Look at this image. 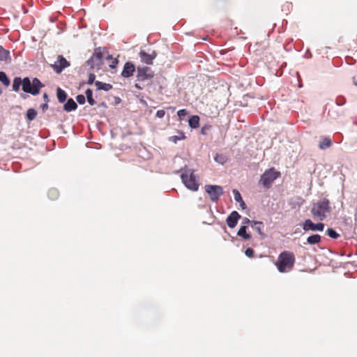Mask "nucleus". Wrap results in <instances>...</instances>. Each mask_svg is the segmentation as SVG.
Here are the masks:
<instances>
[{"instance_id": "1", "label": "nucleus", "mask_w": 357, "mask_h": 357, "mask_svg": "<svg viewBox=\"0 0 357 357\" xmlns=\"http://www.w3.org/2000/svg\"><path fill=\"white\" fill-rule=\"evenodd\" d=\"M296 257L292 252L284 250L282 252L275 262V266L281 273L290 272L294 267Z\"/></svg>"}, {"instance_id": "2", "label": "nucleus", "mask_w": 357, "mask_h": 357, "mask_svg": "<svg viewBox=\"0 0 357 357\" xmlns=\"http://www.w3.org/2000/svg\"><path fill=\"white\" fill-rule=\"evenodd\" d=\"M331 211L330 201L327 198H323L312 204L310 212L314 219L323 221L330 215Z\"/></svg>"}, {"instance_id": "3", "label": "nucleus", "mask_w": 357, "mask_h": 357, "mask_svg": "<svg viewBox=\"0 0 357 357\" xmlns=\"http://www.w3.org/2000/svg\"><path fill=\"white\" fill-rule=\"evenodd\" d=\"M181 178L185 186L192 190L197 191L199 189V183L196 179V176L194 174V170L186 169L181 175Z\"/></svg>"}, {"instance_id": "4", "label": "nucleus", "mask_w": 357, "mask_h": 357, "mask_svg": "<svg viewBox=\"0 0 357 357\" xmlns=\"http://www.w3.org/2000/svg\"><path fill=\"white\" fill-rule=\"evenodd\" d=\"M280 176V172L276 171L274 168H270L268 170H266L261 176L259 183L266 188H270L274 181Z\"/></svg>"}, {"instance_id": "5", "label": "nucleus", "mask_w": 357, "mask_h": 357, "mask_svg": "<svg viewBox=\"0 0 357 357\" xmlns=\"http://www.w3.org/2000/svg\"><path fill=\"white\" fill-rule=\"evenodd\" d=\"M103 60V52L101 49L97 48L95 50L91 57L88 60L87 64L92 69H99Z\"/></svg>"}, {"instance_id": "6", "label": "nucleus", "mask_w": 357, "mask_h": 357, "mask_svg": "<svg viewBox=\"0 0 357 357\" xmlns=\"http://www.w3.org/2000/svg\"><path fill=\"white\" fill-rule=\"evenodd\" d=\"M204 188L213 202H217L224 192L222 188L220 185H206Z\"/></svg>"}, {"instance_id": "7", "label": "nucleus", "mask_w": 357, "mask_h": 357, "mask_svg": "<svg viewBox=\"0 0 357 357\" xmlns=\"http://www.w3.org/2000/svg\"><path fill=\"white\" fill-rule=\"evenodd\" d=\"M154 76L153 71L151 69V68L144 66V67H138L137 68V79L139 81H145L146 79H150L153 78Z\"/></svg>"}, {"instance_id": "8", "label": "nucleus", "mask_w": 357, "mask_h": 357, "mask_svg": "<svg viewBox=\"0 0 357 357\" xmlns=\"http://www.w3.org/2000/svg\"><path fill=\"white\" fill-rule=\"evenodd\" d=\"M69 66L70 63L62 55H59L57 60L51 65V67L56 73H61L64 68Z\"/></svg>"}, {"instance_id": "9", "label": "nucleus", "mask_w": 357, "mask_h": 357, "mask_svg": "<svg viewBox=\"0 0 357 357\" xmlns=\"http://www.w3.org/2000/svg\"><path fill=\"white\" fill-rule=\"evenodd\" d=\"M303 229L304 231H322L324 229V224L319 222L314 224L310 219L305 220L303 225Z\"/></svg>"}, {"instance_id": "10", "label": "nucleus", "mask_w": 357, "mask_h": 357, "mask_svg": "<svg viewBox=\"0 0 357 357\" xmlns=\"http://www.w3.org/2000/svg\"><path fill=\"white\" fill-rule=\"evenodd\" d=\"M135 71V66L134 63L130 61H128L124 64L123 70L121 72V76L125 78H128L133 75Z\"/></svg>"}, {"instance_id": "11", "label": "nucleus", "mask_w": 357, "mask_h": 357, "mask_svg": "<svg viewBox=\"0 0 357 357\" xmlns=\"http://www.w3.org/2000/svg\"><path fill=\"white\" fill-rule=\"evenodd\" d=\"M22 90L26 93H29L33 96L38 94V90L33 89L32 84L29 77H25L22 79Z\"/></svg>"}, {"instance_id": "12", "label": "nucleus", "mask_w": 357, "mask_h": 357, "mask_svg": "<svg viewBox=\"0 0 357 357\" xmlns=\"http://www.w3.org/2000/svg\"><path fill=\"white\" fill-rule=\"evenodd\" d=\"M241 215L237 211H232L227 218L226 222L229 227L234 228L236 226Z\"/></svg>"}, {"instance_id": "13", "label": "nucleus", "mask_w": 357, "mask_h": 357, "mask_svg": "<svg viewBox=\"0 0 357 357\" xmlns=\"http://www.w3.org/2000/svg\"><path fill=\"white\" fill-rule=\"evenodd\" d=\"M156 54L153 52L152 54H148L144 51H140L139 57L141 61L146 64H152Z\"/></svg>"}, {"instance_id": "14", "label": "nucleus", "mask_w": 357, "mask_h": 357, "mask_svg": "<svg viewBox=\"0 0 357 357\" xmlns=\"http://www.w3.org/2000/svg\"><path fill=\"white\" fill-rule=\"evenodd\" d=\"M10 60V52L0 45V62L8 63Z\"/></svg>"}, {"instance_id": "15", "label": "nucleus", "mask_w": 357, "mask_h": 357, "mask_svg": "<svg viewBox=\"0 0 357 357\" xmlns=\"http://www.w3.org/2000/svg\"><path fill=\"white\" fill-rule=\"evenodd\" d=\"M77 107V105L73 98H69L63 105V109L68 112L75 110Z\"/></svg>"}, {"instance_id": "16", "label": "nucleus", "mask_w": 357, "mask_h": 357, "mask_svg": "<svg viewBox=\"0 0 357 357\" xmlns=\"http://www.w3.org/2000/svg\"><path fill=\"white\" fill-rule=\"evenodd\" d=\"M177 135L171 136L169 137V140L174 144L177 143L178 141L183 140L186 138L185 133L181 130H177Z\"/></svg>"}, {"instance_id": "17", "label": "nucleus", "mask_w": 357, "mask_h": 357, "mask_svg": "<svg viewBox=\"0 0 357 357\" xmlns=\"http://www.w3.org/2000/svg\"><path fill=\"white\" fill-rule=\"evenodd\" d=\"M188 123L190 128L195 129L199 126V117L197 115L191 116L188 121Z\"/></svg>"}, {"instance_id": "18", "label": "nucleus", "mask_w": 357, "mask_h": 357, "mask_svg": "<svg viewBox=\"0 0 357 357\" xmlns=\"http://www.w3.org/2000/svg\"><path fill=\"white\" fill-rule=\"evenodd\" d=\"M321 237L319 234H313L307 238V243L310 245H316L321 242Z\"/></svg>"}, {"instance_id": "19", "label": "nucleus", "mask_w": 357, "mask_h": 357, "mask_svg": "<svg viewBox=\"0 0 357 357\" xmlns=\"http://www.w3.org/2000/svg\"><path fill=\"white\" fill-rule=\"evenodd\" d=\"M246 226L245 225H243L240 227L239 230L238 231V236H239L240 237H242L243 239L245 240H250L251 238V235L248 234L246 232Z\"/></svg>"}, {"instance_id": "20", "label": "nucleus", "mask_w": 357, "mask_h": 357, "mask_svg": "<svg viewBox=\"0 0 357 357\" xmlns=\"http://www.w3.org/2000/svg\"><path fill=\"white\" fill-rule=\"evenodd\" d=\"M332 144V142L330 138L328 137H324L320 141L319 144V148L320 149H326L327 148H329Z\"/></svg>"}, {"instance_id": "21", "label": "nucleus", "mask_w": 357, "mask_h": 357, "mask_svg": "<svg viewBox=\"0 0 357 357\" xmlns=\"http://www.w3.org/2000/svg\"><path fill=\"white\" fill-rule=\"evenodd\" d=\"M56 96H57L58 100L60 102H63L66 100V98H67L66 93L63 90H62L61 88L57 89Z\"/></svg>"}, {"instance_id": "22", "label": "nucleus", "mask_w": 357, "mask_h": 357, "mask_svg": "<svg viewBox=\"0 0 357 357\" xmlns=\"http://www.w3.org/2000/svg\"><path fill=\"white\" fill-rule=\"evenodd\" d=\"M47 195L49 199H50L51 200H55L59 197V192L58 190L55 188H51L50 190H49Z\"/></svg>"}, {"instance_id": "23", "label": "nucleus", "mask_w": 357, "mask_h": 357, "mask_svg": "<svg viewBox=\"0 0 357 357\" xmlns=\"http://www.w3.org/2000/svg\"><path fill=\"white\" fill-rule=\"evenodd\" d=\"M21 85L22 86V79L20 77H15L13 84V91H18Z\"/></svg>"}, {"instance_id": "24", "label": "nucleus", "mask_w": 357, "mask_h": 357, "mask_svg": "<svg viewBox=\"0 0 357 357\" xmlns=\"http://www.w3.org/2000/svg\"><path fill=\"white\" fill-rule=\"evenodd\" d=\"M86 96L88 102L91 105H95L96 101H95V100L93 98V91H92L91 89H86Z\"/></svg>"}, {"instance_id": "25", "label": "nucleus", "mask_w": 357, "mask_h": 357, "mask_svg": "<svg viewBox=\"0 0 357 357\" xmlns=\"http://www.w3.org/2000/svg\"><path fill=\"white\" fill-rule=\"evenodd\" d=\"M37 116V112L33 109L30 108L26 112V118L29 121H33L36 119Z\"/></svg>"}, {"instance_id": "26", "label": "nucleus", "mask_w": 357, "mask_h": 357, "mask_svg": "<svg viewBox=\"0 0 357 357\" xmlns=\"http://www.w3.org/2000/svg\"><path fill=\"white\" fill-rule=\"evenodd\" d=\"M0 82L6 86L10 85V79L4 72H0Z\"/></svg>"}, {"instance_id": "27", "label": "nucleus", "mask_w": 357, "mask_h": 357, "mask_svg": "<svg viewBox=\"0 0 357 357\" xmlns=\"http://www.w3.org/2000/svg\"><path fill=\"white\" fill-rule=\"evenodd\" d=\"M31 84H32V86H33V89H36L38 90V94L40 88H42L43 86V85L42 84V83L38 78L33 79Z\"/></svg>"}, {"instance_id": "28", "label": "nucleus", "mask_w": 357, "mask_h": 357, "mask_svg": "<svg viewBox=\"0 0 357 357\" xmlns=\"http://www.w3.org/2000/svg\"><path fill=\"white\" fill-rule=\"evenodd\" d=\"M215 160L221 164V165H223L225 164L227 160V157L223 155V154H216V155L215 156Z\"/></svg>"}, {"instance_id": "29", "label": "nucleus", "mask_w": 357, "mask_h": 357, "mask_svg": "<svg viewBox=\"0 0 357 357\" xmlns=\"http://www.w3.org/2000/svg\"><path fill=\"white\" fill-rule=\"evenodd\" d=\"M327 235L334 239H337L340 237V234H337L333 229L329 228L326 230Z\"/></svg>"}, {"instance_id": "30", "label": "nucleus", "mask_w": 357, "mask_h": 357, "mask_svg": "<svg viewBox=\"0 0 357 357\" xmlns=\"http://www.w3.org/2000/svg\"><path fill=\"white\" fill-rule=\"evenodd\" d=\"M107 59H108V60L112 59V63L109 65V68H111L112 69L116 68V66H117V64L119 63L118 59H116H116H113L111 55H109V56H107Z\"/></svg>"}, {"instance_id": "31", "label": "nucleus", "mask_w": 357, "mask_h": 357, "mask_svg": "<svg viewBox=\"0 0 357 357\" xmlns=\"http://www.w3.org/2000/svg\"><path fill=\"white\" fill-rule=\"evenodd\" d=\"M233 193H234V199L237 202H242L243 199H242L241 195L240 192H238V190H234Z\"/></svg>"}, {"instance_id": "32", "label": "nucleus", "mask_w": 357, "mask_h": 357, "mask_svg": "<svg viewBox=\"0 0 357 357\" xmlns=\"http://www.w3.org/2000/svg\"><path fill=\"white\" fill-rule=\"evenodd\" d=\"M76 100L81 105L84 104L85 102V101H86V98H85V96L84 95H78L76 97Z\"/></svg>"}, {"instance_id": "33", "label": "nucleus", "mask_w": 357, "mask_h": 357, "mask_svg": "<svg viewBox=\"0 0 357 357\" xmlns=\"http://www.w3.org/2000/svg\"><path fill=\"white\" fill-rule=\"evenodd\" d=\"M188 114V112L185 109H180L177 112V115L179 118H182Z\"/></svg>"}, {"instance_id": "34", "label": "nucleus", "mask_w": 357, "mask_h": 357, "mask_svg": "<svg viewBox=\"0 0 357 357\" xmlns=\"http://www.w3.org/2000/svg\"><path fill=\"white\" fill-rule=\"evenodd\" d=\"M254 250L250 248H247L245 251V255L248 256V257H252L254 255Z\"/></svg>"}, {"instance_id": "35", "label": "nucleus", "mask_w": 357, "mask_h": 357, "mask_svg": "<svg viewBox=\"0 0 357 357\" xmlns=\"http://www.w3.org/2000/svg\"><path fill=\"white\" fill-rule=\"evenodd\" d=\"M96 75L93 73H90L89 75L88 84H91L95 82Z\"/></svg>"}, {"instance_id": "36", "label": "nucleus", "mask_w": 357, "mask_h": 357, "mask_svg": "<svg viewBox=\"0 0 357 357\" xmlns=\"http://www.w3.org/2000/svg\"><path fill=\"white\" fill-rule=\"evenodd\" d=\"M112 89V86L110 84L103 83L102 90L108 91Z\"/></svg>"}, {"instance_id": "37", "label": "nucleus", "mask_w": 357, "mask_h": 357, "mask_svg": "<svg viewBox=\"0 0 357 357\" xmlns=\"http://www.w3.org/2000/svg\"><path fill=\"white\" fill-rule=\"evenodd\" d=\"M165 114V112L163 109L158 110L156 112V116L158 118H162Z\"/></svg>"}, {"instance_id": "38", "label": "nucleus", "mask_w": 357, "mask_h": 357, "mask_svg": "<svg viewBox=\"0 0 357 357\" xmlns=\"http://www.w3.org/2000/svg\"><path fill=\"white\" fill-rule=\"evenodd\" d=\"M95 85L96 86V87L98 90H102V88L103 86V82H100V81H96Z\"/></svg>"}, {"instance_id": "39", "label": "nucleus", "mask_w": 357, "mask_h": 357, "mask_svg": "<svg viewBox=\"0 0 357 357\" xmlns=\"http://www.w3.org/2000/svg\"><path fill=\"white\" fill-rule=\"evenodd\" d=\"M255 229L258 232V234L261 236L262 238L265 237V234L262 232L260 227H257Z\"/></svg>"}, {"instance_id": "40", "label": "nucleus", "mask_w": 357, "mask_h": 357, "mask_svg": "<svg viewBox=\"0 0 357 357\" xmlns=\"http://www.w3.org/2000/svg\"><path fill=\"white\" fill-rule=\"evenodd\" d=\"M40 107L42 108L43 111L45 112L48 107L47 102H45V103L42 104L40 105Z\"/></svg>"}, {"instance_id": "41", "label": "nucleus", "mask_w": 357, "mask_h": 357, "mask_svg": "<svg viewBox=\"0 0 357 357\" xmlns=\"http://www.w3.org/2000/svg\"><path fill=\"white\" fill-rule=\"evenodd\" d=\"M43 99H44L45 102H48L49 99H48V96L47 93L43 94Z\"/></svg>"}, {"instance_id": "42", "label": "nucleus", "mask_w": 357, "mask_h": 357, "mask_svg": "<svg viewBox=\"0 0 357 357\" xmlns=\"http://www.w3.org/2000/svg\"><path fill=\"white\" fill-rule=\"evenodd\" d=\"M250 222H251V221L248 218H245L243 220V224H248Z\"/></svg>"}, {"instance_id": "43", "label": "nucleus", "mask_w": 357, "mask_h": 357, "mask_svg": "<svg viewBox=\"0 0 357 357\" xmlns=\"http://www.w3.org/2000/svg\"><path fill=\"white\" fill-rule=\"evenodd\" d=\"M240 205L243 208H245V202H243V200H242V202H240Z\"/></svg>"}, {"instance_id": "44", "label": "nucleus", "mask_w": 357, "mask_h": 357, "mask_svg": "<svg viewBox=\"0 0 357 357\" xmlns=\"http://www.w3.org/2000/svg\"><path fill=\"white\" fill-rule=\"evenodd\" d=\"M253 223H254L255 225H262V222H257V221H255V222H253Z\"/></svg>"}, {"instance_id": "45", "label": "nucleus", "mask_w": 357, "mask_h": 357, "mask_svg": "<svg viewBox=\"0 0 357 357\" xmlns=\"http://www.w3.org/2000/svg\"><path fill=\"white\" fill-rule=\"evenodd\" d=\"M202 134H204H204H206V133H205V130H204V128H203L202 129Z\"/></svg>"}, {"instance_id": "46", "label": "nucleus", "mask_w": 357, "mask_h": 357, "mask_svg": "<svg viewBox=\"0 0 357 357\" xmlns=\"http://www.w3.org/2000/svg\"><path fill=\"white\" fill-rule=\"evenodd\" d=\"M1 93V90H0V94Z\"/></svg>"}]
</instances>
